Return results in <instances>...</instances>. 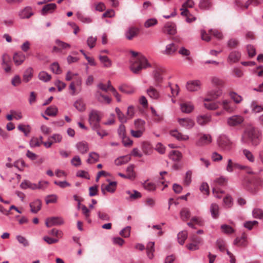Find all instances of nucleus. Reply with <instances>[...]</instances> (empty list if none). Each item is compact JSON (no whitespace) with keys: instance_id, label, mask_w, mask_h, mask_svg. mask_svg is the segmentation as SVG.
I'll return each instance as SVG.
<instances>
[{"instance_id":"obj_18","label":"nucleus","mask_w":263,"mask_h":263,"mask_svg":"<svg viewBox=\"0 0 263 263\" xmlns=\"http://www.w3.org/2000/svg\"><path fill=\"white\" fill-rule=\"evenodd\" d=\"M197 122L201 126L208 124L211 121V116L209 115H199L196 118Z\"/></svg>"},{"instance_id":"obj_26","label":"nucleus","mask_w":263,"mask_h":263,"mask_svg":"<svg viewBox=\"0 0 263 263\" xmlns=\"http://www.w3.org/2000/svg\"><path fill=\"white\" fill-rule=\"evenodd\" d=\"M210 98H205L204 99V101L205 102L204 104L205 107L209 110H215L217 109L219 107L220 102H210Z\"/></svg>"},{"instance_id":"obj_17","label":"nucleus","mask_w":263,"mask_h":263,"mask_svg":"<svg viewBox=\"0 0 263 263\" xmlns=\"http://www.w3.org/2000/svg\"><path fill=\"white\" fill-rule=\"evenodd\" d=\"M166 69L162 67H157L153 71L155 80L156 81H160L162 79L163 74L165 73Z\"/></svg>"},{"instance_id":"obj_59","label":"nucleus","mask_w":263,"mask_h":263,"mask_svg":"<svg viewBox=\"0 0 263 263\" xmlns=\"http://www.w3.org/2000/svg\"><path fill=\"white\" fill-rule=\"evenodd\" d=\"M58 200V196L55 194L47 196L45 198L46 204L56 203Z\"/></svg>"},{"instance_id":"obj_13","label":"nucleus","mask_w":263,"mask_h":263,"mask_svg":"<svg viewBox=\"0 0 263 263\" xmlns=\"http://www.w3.org/2000/svg\"><path fill=\"white\" fill-rule=\"evenodd\" d=\"M201 84L199 80L190 81L187 82L186 87L190 91H198L200 88Z\"/></svg>"},{"instance_id":"obj_21","label":"nucleus","mask_w":263,"mask_h":263,"mask_svg":"<svg viewBox=\"0 0 263 263\" xmlns=\"http://www.w3.org/2000/svg\"><path fill=\"white\" fill-rule=\"evenodd\" d=\"M164 32L170 35H174L176 33V24L173 22H167L164 27Z\"/></svg>"},{"instance_id":"obj_33","label":"nucleus","mask_w":263,"mask_h":263,"mask_svg":"<svg viewBox=\"0 0 263 263\" xmlns=\"http://www.w3.org/2000/svg\"><path fill=\"white\" fill-rule=\"evenodd\" d=\"M210 211L213 218L216 219L219 217V207L217 204L215 203H212L210 205Z\"/></svg>"},{"instance_id":"obj_49","label":"nucleus","mask_w":263,"mask_h":263,"mask_svg":"<svg viewBox=\"0 0 263 263\" xmlns=\"http://www.w3.org/2000/svg\"><path fill=\"white\" fill-rule=\"evenodd\" d=\"M58 111V108L56 106H51L46 109L45 113L49 116H55L57 114Z\"/></svg>"},{"instance_id":"obj_41","label":"nucleus","mask_w":263,"mask_h":263,"mask_svg":"<svg viewBox=\"0 0 263 263\" xmlns=\"http://www.w3.org/2000/svg\"><path fill=\"white\" fill-rule=\"evenodd\" d=\"M38 78L40 80L44 82H48L51 80V76L47 72L42 71L39 73Z\"/></svg>"},{"instance_id":"obj_42","label":"nucleus","mask_w":263,"mask_h":263,"mask_svg":"<svg viewBox=\"0 0 263 263\" xmlns=\"http://www.w3.org/2000/svg\"><path fill=\"white\" fill-rule=\"evenodd\" d=\"M169 157L170 159L173 161H178L181 159L182 157V154L180 152L178 151H172L170 153Z\"/></svg>"},{"instance_id":"obj_25","label":"nucleus","mask_w":263,"mask_h":263,"mask_svg":"<svg viewBox=\"0 0 263 263\" xmlns=\"http://www.w3.org/2000/svg\"><path fill=\"white\" fill-rule=\"evenodd\" d=\"M57 8V5L54 3H50L45 5L42 10L41 14L43 15H45L47 13H52L54 10Z\"/></svg>"},{"instance_id":"obj_30","label":"nucleus","mask_w":263,"mask_h":263,"mask_svg":"<svg viewBox=\"0 0 263 263\" xmlns=\"http://www.w3.org/2000/svg\"><path fill=\"white\" fill-rule=\"evenodd\" d=\"M13 59L15 64L16 65H20L25 60L26 57L24 54L19 52L14 54Z\"/></svg>"},{"instance_id":"obj_55","label":"nucleus","mask_w":263,"mask_h":263,"mask_svg":"<svg viewBox=\"0 0 263 263\" xmlns=\"http://www.w3.org/2000/svg\"><path fill=\"white\" fill-rule=\"evenodd\" d=\"M97 37L96 36H90L87 40V44L90 48H93L96 44Z\"/></svg>"},{"instance_id":"obj_38","label":"nucleus","mask_w":263,"mask_h":263,"mask_svg":"<svg viewBox=\"0 0 263 263\" xmlns=\"http://www.w3.org/2000/svg\"><path fill=\"white\" fill-rule=\"evenodd\" d=\"M99 155L95 152H91L89 154L87 162L89 164H93L99 161Z\"/></svg>"},{"instance_id":"obj_10","label":"nucleus","mask_w":263,"mask_h":263,"mask_svg":"<svg viewBox=\"0 0 263 263\" xmlns=\"http://www.w3.org/2000/svg\"><path fill=\"white\" fill-rule=\"evenodd\" d=\"M177 121L181 127L187 129H192L195 125L194 121L190 118H178Z\"/></svg>"},{"instance_id":"obj_45","label":"nucleus","mask_w":263,"mask_h":263,"mask_svg":"<svg viewBox=\"0 0 263 263\" xmlns=\"http://www.w3.org/2000/svg\"><path fill=\"white\" fill-rule=\"evenodd\" d=\"M247 238L245 235H242L240 238H236L234 241V245L239 246H245L247 245Z\"/></svg>"},{"instance_id":"obj_14","label":"nucleus","mask_w":263,"mask_h":263,"mask_svg":"<svg viewBox=\"0 0 263 263\" xmlns=\"http://www.w3.org/2000/svg\"><path fill=\"white\" fill-rule=\"evenodd\" d=\"M33 15L32 8L29 6L25 7L18 12V16L22 19L29 18Z\"/></svg>"},{"instance_id":"obj_5","label":"nucleus","mask_w":263,"mask_h":263,"mask_svg":"<svg viewBox=\"0 0 263 263\" xmlns=\"http://www.w3.org/2000/svg\"><path fill=\"white\" fill-rule=\"evenodd\" d=\"M100 121L101 117L98 111L91 110L89 114L88 121L92 129H97V127L100 126Z\"/></svg>"},{"instance_id":"obj_7","label":"nucleus","mask_w":263,"mask_h":263,"mask_svg":"<svg viewBox=\"0 0 263 263\" xmlns=\"http://www.w3.org/2000/svg\"><path fill=\"white\" fill-rule=\"evenodd\" d=\"M191 243L186 245V248L191 251H195L199 249V246L202 242V240L200 238L196 235H193L190 238Z\"/></svg>"},{"instance_id":"obj_53","label":"nucleus","mask_w":263,"mask_h":263,"mask_svg":"<svg viewBox=\"0 0 263 263\" xmlns=\"http://www.w3.org/2000/svg\"><path fill=\"white\" fill-rule=\"evenodd\" d=\"M115 110L119 121L122 123H126L127 121V118L122 113L121 110L118 107H116Z\"/></svg>"},{"instance_id":"obj_57","label":"nucleus","mask_w":263,"mask_h":263,"mask_svg":"<svg viewBox=\"0 0 263 263\" xmlns=\"http://www.w3.org/2000/svg\"><path fill=\"white\" fill-rule=\"evenodd\" d=\"M192 172L191 171H188L186 172L184 178L183 182L186 185H189L192 182Z\"/></svg>"},{"instance_id":"obj_22","label":"nucleus","mask_w":263,"mask_h":263,"mask_svg":"<svg viewBox=\"0 0 263 263\" xmlns=\"http://www.w3.org/2000/svg\"><path fill=\"white\" fill-rule=\"evenodd\" d=\"M155 242L153 241L149 242L146 247V255L149 259H153L154 258L155 252Z\"/></svg>"},{"instance_id":"obj_51","label":"nucleus","mask_w":263,"mask_h":263,"mask_svg":"<svg viewBox=\"0 0 263 263\" xmlns=\"http://www.w3.org/2000/svg\"><path fill=\"white\" fill-rule=\"evenodd\" d=\"M32 68H29L26 69L23 75V81L25 82L29 81L32 77Z\"/></svg>"},{"instance_id":"obj_54","label":"nucleus","mask_w":263,"mask_h":263,"mask_svg":"<svg viewBox=\"0 0 263 263\" xmlns=\"http://www.w3.org/2000/svg\"><path fill=\"white\" fill-rule=\"evenodd\" d=\"M62 136L60 134H55L48 138L49 140H51L53 143H60L62 140Z\"/></svg>"},{"instance_id":"obj_64","label":"nucleus","mask_w":263,"mask_h":263,"mask_svg":"<svg viewBox=\"0 0 263 263\" xmlns=\"http://www.w3.org/2000/svg\"><path fill=\"white\" fill-rule=\"evenodd\" d=\"M253 216L256 218L261 219L263 218V212L260 209H255L252 212Z\"/></svg>"},{"instance_id":"obj_44","label":"nucleus","mask_w":263,"mask_h":263,"mask_svg":"<svg viewBox=\"0 0 263 263\" xmlns=\"http://www.w3.org/2000/svg\"><path fill=\"white\" fill-rule=\"evenodd\" d=\"M242 154L249 162L253 163L255 161V157L249 150L247 149H243Z\"/></svg>"},{"instance_id":"obj_39","label":"nucleus","mask_w":263,"mask_h":263,"mask_svg":"<svg viewBox=\"0 0 263 263\" xmlns=\"http://www.w3.org/2000/svg\"><path fill=\"white\" fill-rule=\"evenodd\" d=\"M119 89L121 92L126 94H132L135 92V89L134 88L125 84L120 86L119 87Z\"/></svg>"},{"instance_id":"obj_61","label":"nucleus","mask_w":263,"mask_h":263,"mask_svg":"<svg viewBox=\"0 0 263 263\" xmlns=\"http://www.w3.org/2000/svg\"><path fill=\"white\" fill-rule=\"evenodd\" d=\"M55 43L61 49V50L70 48V45L69 44L61 41L58 39L55 40Z\"/></svg>"},{"instance_id":"obj_32","label":"nucleus","mask_w":263,"mask_h":263,"mask_svg":"<svg viewBox=\"0 0 263 263\" xmlns=\"http://www.w3.org/2000/svg\"><path fill=\"white\" fill-rule=\"evenodd\" d=\"M240 53L238 51H232L228 59V61L230 63H234L237 62L240 58Z\"/></svg>"},{"instance_id":"obj_40","label":"nucleus","mask_w":263,"mask_h":263,"mask_svg":"<svg viewBox=\"0 0 263 263\" xmlns=\"http://www.w3.org/2000/svg\"><path fill=\"white\" fill-rule=\"evenodd\" d=\"M145 122L140 119H138L134 121V127L136 129L145 131Z\"/></svg>"},{"instance_id":"obj_9","label":"nucleus","mask_w":263,"mask_h":263,"mask_svg":"<svg viewBox=\"0 0 263 263\" xmlns=\"http://www.w3.org/2000/svg\"><path fill=\"white\" fill-rule=\"evenodd\" d=\"M242 185L246 190L252 193H256L257 192L256 184L248 178H244L242 182Z\"/></svg>"},{"instance_id":"obj_4","label":"nucleus","mask_w":263,"mask_h":263,"mask_svg":"<svg viewBox=\"0 0 263 263\" xmlns=\"http://www.w3.org/2000/svg\"><path fill=\"white\" fill-rule=\"evenodd\" d=\"M217 144L221 149L224 152H229L232 146V142L228 136L220 135L217 139Z\"/></svg>"},{"instance_id":"obj_52","label":"nucleus","mask_w":263,"mask_h":263,"mask_svg":"<svg viewBox=\"0 0 263 263\" xmlns=\"http://www.w3.org/2000/svg\"><path fill=\"white\" fill-rule=\"evenodd\" d=\"M229 95L231 98L237 104L240 103L242 100V97L235 92H230Z\"/></svg>"},{"instance_id":"obj_36","label":"nucleus","mask_w":263,"mask_h":263,"mask_svg":"<svg viewBox=\"0 0 263 263\" xmlns=\"http://www.w3.org/2000/svg\"><path fill=\"white\" fill-rule=\"evenodd\" d=\"M222 90L220 88H216L209 92L208 96L211 100H215L221 96Z\"/></svg>"},{"instance_id":"obj_56","label":"nucleus","mask_w":263,"mask_h":263,"mask_svg":"<svg viewBox=\"0 0 263 263\" xmlns=\"http://www.w3.org/2000/svg\"><path fill=\"white\" fill-rule=\"evenodd\" d=\"M82 213L84 215L86 220L89 222H91V220L89 218L90 216V210L84 205L82 206Z\"/></svg>"},{"instance_id":"obj_31","label":"nucleus","mask_w":263,"mask_h":263,"mask_svg":"<svg viewBox=\"0 0 263 263\" xmlns=\"http://www.w3.org/2000/svg\"><path fill=\"white\" fill-rule=\"evenodd\" d=\"M20 186L23 189H30L31 190H36L42 187L41 186L37 185L35 183H31V182L26 180L22 182Z\"/></svg>"},{"instance_id":"obj_24","label":"nucleus","mask_w":263,"mask_h":263,"mask_svg":"<svg viewBox=\"0 0 263 263\" xmlns=\"http://www.w3.org/2000/svg\"><path fill=\"white\" fill-rule=\"evenodd\" d=\"M30 211L32 213H37L41 209L42 202L39 199L35 200L29 204Z\"/></svg>"},{"instance_id":"obj_37","label":"nucleus","mask_w":263,"mask_h":263,"mask_svg":"<svg viewBox=\"0 0 263 263\" xmlns=\"http://www.w3.org/2000/svg\"><path fill=\"white\" fill-rule=\"evenodd\" d=\"M99 60L103 64V67L105 68L110 67L112 65L111 61L105 55H99Z\"/></svg>"},{"instance_id":"obj_19","label":"nucleus","mask_w":263,"mask_h":263,"mask_svg":"<svg viewBox=\"0 0 263 263\" xmlns=\"http://www.w3.org/2000/svg\"><path fill=\"white\" fill-rule=\"evenodd\" d=\"M76 147L79 152L82 154H86L89 150V146L87 142L81 141L76 144Z\"/></svg>"},{"instance_id":"obj_58","label":"nucleus","mask_w":263,"mask_h":263,"mask_svg":"<svg viewBox=\"0 0 263 263\" xmlns=\"http://www.w3.org/2000/svg\"><path fill=\"white\" fill-rule=\"evenodd\" d=\"M143 186L145 190H146L148 191H154V190H155V189L156 188L155 183H154L153 182H147V181H145L143 184Z\"/></svg>"},{"instance_id":"obj_50","label":"nucleus","mask_w":263,"mask_h":263,"mask_svg":"<svg viewBox=\"0 0 263 263\" xmlns=\"http://www.w3.org/2000/svg\"><path fill=\"white\" fill-rule=\"evenodd\" d=\"M50 69L53 73L57 74H60L62 73V70L57 62H54L50 65Z\"/></svg>"},{"instance_id":"obj_1","label":"nucleus","mask_w":263,"mask_h":263,"mask_svg":"<svg viewBox=\"0 0 263 263\" xmlns=\"http://www.w3.org/2000/svg\"><path fill=\"white\" fill-rule=\"evenodd\" d=\"M130 53L134 58L131 60L130 68L134 73H138L142 69L151 67V64L143 55L134 51H131Z\"/></svg>"},{"instance_id":"obj_8","label":"nucleus","mask_w":263,"mask_h":263,"mask_svg":"<svg viewBox=\"0 0 263 263\" xmlns=\"http://www.w3.org/2000/svg\"><path fill=\"white\" fill-rule=\"evenodd\" d=\"M64 220L61 217H51L46 219L45 224L47 227L63 224Z\"/></svg>"},{"instance_id":"obj_62","label":"nucleus","mask_w":263,"mask_h":263,"mask_svg":"<svg viewBox=\"0 0 263 263\" xmlns=\"http://www.w3.org/2000/svg\"><path fill=\"white\" fill-rule=\"evenodd\" d=\"M211 82L214 85L217 86H222L224 84V82L222 80L216 77L212 78Z\"/></svg>"},{"instance_id":"obj_3","label":"nucleus","mask_w":263,"mask_h":263,"mask_svg":"<svg viewBox=\"0 0 263 263\" xmlns=\"http://www.w3.org/2000/svg\"><path fill=\"white\" fill-rule=\"evenodd\" d=\"M212 142V137L209 134L200 133L196 135L195 145L197 147H204L209 145Z\"/></svg>"},{"instance_id":"obj_28","label":"nucleus","mask_w":263,"mask_h":263,"mask_svg":"<svg viewBox=\"0 0 263 263\" xmlns=\"http://www.w3.org/2000/svg\"><path fill=\"white\" fill-rule=\"evenodd\" d=\"M82 79L79 78L74 82H71L69 85V89L72 90L71 94L74 95L76 93V86L79 87V92L81 91Z\"/></svg>"},{"instance_id":"obj_12","label":"nucleus","mask_w":263,"mask_h":263,"mask_svg":"<svg viewBox=\"0 0 263 263\" xmlns=\"http://www.w3.org/2000/svg\"><path fill=\"white\" fill-rule=\"evenodd\" d=\"M170 134L171 136L180 141H186L190 139L189 135L183 134L177 129L171 130L170 132Z\"/></svg>"},{"instance_id":"obj_2","label":"nucleus","mask_w":263,"mask_h":263,"mask_svg":"<svg viewBox=\"0 0 263 263\" xmlns=\"http://www.w3.org/2000/svg\"><path fill=\"white\" fill-rule=\"evenodd\" d=\"M260 133L254 127L248 126L242 135L241 141L242 143H251L253 145H257L260 141Z\"/></svg>"},{"instance_id":"obj_16","label":"nucleus","mask_w":263,"mask_h":263,"mask_svg":"<svg viewBox=\"0 0 263 263\" xmlns=\"http://www.w3.org/2000/svg\"><path fill=\"white\" fill-rule=\"evenodd\" d=\"M178 46L174 43H171L165 46V49L162 52L164 54L172 55L177 51Z\"/></svg>"},{"instance_id":"obj_34","label":"nucleus","mask_w":263,"mask_h":263,"mask_svg":"<svg viewBox=\"0 0 263 263\" xmlns=\"http://www.w3.org/2000/svg\"><path fill=\"white\" fill-rule=\"evenodd\" d=\"M125 193L129 195V198H127L128 200H134L142 197L141 194L136 190H127Z\"/></svg>"},{"instance_id":"obj_29","label":"nucleus","mask_w":263,"mask_h":263,"mask_svg":"<svg viewBox=\"0 0 263 263\" xmlns=\"http://www.w3.org/2000/svg\"><path fill=\"white\" fill-rule=\"evenodd\" d=\"M221 104L223 110L228 112L231 113L235 109V107L232 105V102L228 100H223Z\"/></svg>"},{"instance_id":"obj_20","label":"nucleus","mask_w":263,"mask_h":263,"mask_svg":"<svg viewBox=\"0 0 263 263\" xmlns=\"http://www.w3.org/2000/svg\"><path fill=\"white\" fill-rule=\"evenodd\" d=\"M139 33V29L136 27H130L125 32V35L126 38L128 40H132Z\"/></svg>"},{"instance_id":"obj_48","label":"nucleus","mask_w":263,"mask_h":263,"mask_svg":"<svg viewBox=\"0 0 263 263\" xmlns=\"http://www.w3.org/2000/svg\"><path fill=\"white\" fill-rule=\"evenodd\" d=\"M250 106L252 111L254 112L257 113L263 110V106L259 105L255 101L251 102Z\"/></svg>"},{"instance_id":"obj_27","label":"nucleus","mask_w":263,"mask_h":263,"mask_svg":"<svg viewBox=\"0 0 263 263\" xmlns=\"http://www.w3.org/2000/svg\"><path fill=\"white\" fill-rule=\"evenodd\" d=\"M73 106L76 109L80 112H83L86 109V104L82 98H79L77 100L74 102Z\"/></svg>"},{"instance_id":"obj_23","label":"nucleus","mask_w":263,"mask_h":263,"mask_svg":"<svg viewBox=\"0 0 263 263\" xmlns=\"http://www.w3.org/2000/svg\"><path fill=\"white\" fill-rule=\"evenodd\" d=\"M11 58L10 56L7 54L3 56L2 66L6 72L11 71V67L10 64Z\"/></svg>"},{"instance_id":"obj_11","label":"nucleus","mask_w":263,"mask_h":263,"mask_svg":"<svg viewBox=\"0 0 263 263\" xmlns=\"http://www.w3.org/2000/svg\"><path fill=\"white\" fill-rule=\"evenodd\" d=\"M181 111L185 114H190L194 109L195 107L193 103L190 101L182 102L180 104Z\"/></svg>"},{"instance_id":"obj_6","label":"nucleus","mask_w":263,"mask_h":263,"mask_svg":"<svg viewBox=\"0 0 263 263\" xmlns=\"http://www.w3.org/2000/svg\"><path fill=\"white\" fill-rule=\"evenodd\" d=\"M244 121L243 116L235 115L227 118L226 124L229 127H236L241 125Z\"/></svg>"},{"instance_id":"obj_63","label":"nucleus","mask_w":263,"mask_h":263,"mask_svg":"<svg viewBox=\"0 0 263 263\" xmlns=\"http://www.w3.org/2000/svg\"><path fill=\"white\" fill-rule=\"evenodd\" d=\"M71 163L72 165L78 167L81 165V160L79 156H75L71 160Z\"/></svg>"},{"instance_id":"obj_43","label":"nucleus","mask_w":263,"mask_h":263,"mask_svg":"<svg viewBox=\"0 0 263 263\" xmlns=\"http://www.w3.org/2000/svg\"><path fill=\"white\" fill-rule=\"evenodd\" d=\"M187 237V233L185 231H183L179 232L177 235L178 241L181 245H183L185 240Z\"/></svg>"},{"instance_id":"obj_35","label":"nucleus","mask_w":263,"mask_h":263,"mask_svg":"<svg viewBox=\"0 0 263 263\" xmlns=\"http://www.w3.org/2000/svg\"><path fill=\"white\" fill-rule=\"evenodd\" d=\"M148 96L153 99H157L159 98L160 95L159 92L154 87L151 86L146 90Z\"/></svg>"},{"instance_id":"obj_15","label":"nucleus","mask_w":263,"mask_h":263,"mask_svg":"<svg viewBox=\"0 0 263 263\" xmlns=\"http://www.w3.org/2000/svg\"><path fill=\"white\" fill-rule=\"evenodd\" d=\"M117 186L116 182H110L108 184H103L101 185V191L103 194L105 195L106 191L114 193L116 190Z\"/></svg>"},{"instance_id":"obj_47","label":"nucleus","mask_w":263,"mask_h":263,"mask_svg":"<svg viewBox=\"0 0 263 263\" xmlns=\"http://www.w3.org/2000/svg\"><path fill=\"white\" fill-rule=\"evenodd\" d=\"M19 130L23 132L25 136H28L30 132V126L29 125L19 124L17 126Z\"/></svg>"},{"instance_id":"obj_46","label":"nucleus","mask_w":263,"mask_h":263,"mask_svg":"<svg viewBox=\"0 0 263 263\" xmlns=\"http://www.w3.org/2000/svg\"><path fill=\"white\" fill-rule=\"evenodd\" d=\"M199 6L202 9H208L212 6L211 0H200Z\"/></svg>"},{"instance_id":"obj_60","label":"nucleus","mask_w":263,"mask_h":263,"mask_svg":"<svg viewBox=\"0 0 263 263\" xmlns=\"http://www.w3.org/2000/svg\"><path fill=\"white\" fill-rule=\"evenodd\" d=\"M180 217L183 220H186L190 217V211L187 209H183L180 211Z\"/></svg>"}]
</instances>
